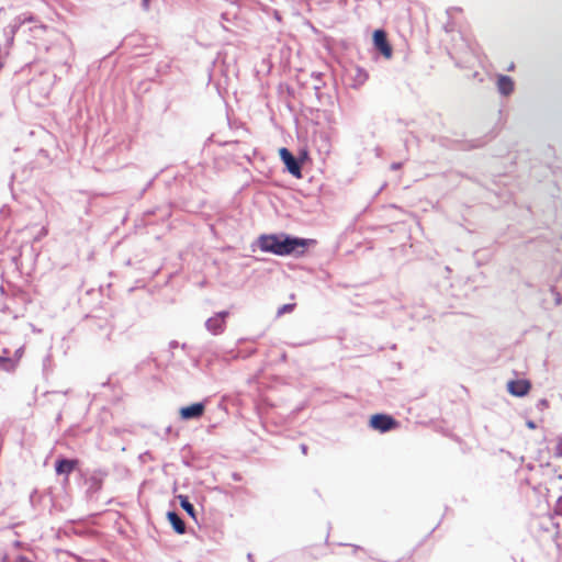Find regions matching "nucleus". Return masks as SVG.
Instances as JSON below:
<instances>
[{"label":"nucleus","mask_w":562,"mask_h":562,"mask_svg":"<svg viewBox=\"0 0 562 562\" xmlns=\"http://www.w3.org/2000/svg\"><path fill=\"white\" fill-rule=\"evenodd\" d=\"M18 16L23 25L26 23H35L38 21L37 16L31 12H24Z\"/></svg>","instance_id":"17"},{"label":"nucleus","mask_w":562,"mask_h":562,"mask_svg":"<svg viewBox=\"0 0 562 562\" xmlns=\"http://www.w3.org/2000/svg\"><path fill=\"white\" fill-rule=\"evenodd\" d=\"M314 90H315V92H316V95L318 97L319 87H318V86H315V87H314Z\"/></svg>","instance_id":"35"},{"label":"nucleus","mask_w":562,"mask_h":562,"mask_svg":"<svg viewBox=\"0 0 562 562\" xmlns=\"http://www.w3.org/2000/svg\"><path fill=\"white\" fill-rule=\"evenodd\" d=\"M172 432V426H168L166 429H165V434L166 435H170Z\"/></svg>","instance_id":"31"},{"label":"nucleus","mask_w":562,"mask_h":562,"mask_svg":"<svg viewBox=\"0 0 562 562\" xmlns=\"http://www.w3.org/2000/svg\"><path fill=\"white\" fill-rule=\"evenodd\" d=\"M316 244V239L294 236L288 233L261 234L257 239V246L262 252L279 257H302Z\"/></svg>","instance_id":"1"},{"label":"nucleus","mask_w":562,"mask_h":562,"mask_svg":"<svg viewBox=\"0 0 562 562\" xmlns=\"http://www.w3.org/2000/svg\"><path fill=\"white\" fill-rule=\"evenodd\" d=\"M177 499L179 501L180 507L188 514V516L198 522V510L190 502L189 496L179 494L177 495Z\"/></svg>","instance_id":"11"},{"label":"nucleus","mask_w":562,"mask_h":562,"mask_svg":"<svg viewBox=\"0 0 562 562\" xmlns=\"http://www.w3.org/2000/svg\"><path fill=\"white\" fill-rule=\"evenodd\" d=\"M166 517L176 533L184 535L187 532L184 520L179 513L176 510H168Z\"/></svg>","instance_id":"10"},{"label":"nucleus","mask_w":562,"mask_h":562,"mask_svg":"<svg viewBox=\"0 0 562 562\" xmlns=\"http://www.w3.org/2000/svg\"><path fill=\"white\" fill-rule=\"evenodd\" d=\"M179 346H180V344L177 340H171L169 342V349H170L169 359H172L175 356L172 349L178 348Z\"/></svg>","instance_id":"24"},{"label":"nucleus","mask_w":562,"mask_h":562,"mask_svg":"<svg viewBox=\"0 0 562 562\" xmlns=\"http://www.w3.org/2000/svg\"><path fill=\"white\" fill-rule=\"evenodd\" d=\"M300 450L302 451L303 454H307V451H308V446L306 443H301L300 445Z\"/></svg>","instance_id":"26"},{"label":"nucleus","mask_w":562,"mask_h":562,"mask_svg":"<svg viewBox=\"0 0 562 562\" xmlns=\"http://www.w3.org/2000/svg\"><path fill=\"white\" fill-rule=\"evenodd\" d=\"M0 370L5 372H13L15 370L14 359L11 358L10 350L4 348L0 355Z\"/></svg>","instance_id":"12"},{"label":"nucleus","mask_w":562,"mask_h":562,"mask_svg":"<svg viewBox=\"0 0 562 562\" xmlns=\"http://www.w3.org/2000/svg\"><path fill=\"white\" fill-rule=\"evenodd\" d=\"M2 67H3V63L0 61V70L2 69Z\"/></svg>","instance_id":"39"},{"label":"nucleus","mask_w":562,"mask_h":562,"mask_svg":"<svg viewBox=\"0 0 562 562\" xmlns=\"http://www.w3.org/2000/svg\"><path fill=\"white\" fill-rule=\"evenodd\" d=\"M233 477H234L235 481H240V479H241L240 475L237 474V473H234Z\"/></svg>","instance_id":"33"},{"label":"nucleus","mask_w":562,"mask_h":562,"mask_svg":"<svg viewBox=\"0 0 562 562\" xmlns=\"http://www.w3.org/2000/svg\"><path fill=\"white\" fill-rule=\"evenodd\" d=\"M106 474L108 473L103 470H95L89 479L86 480V483L88 484L86 496L89 501L94 499L95 495L101 491Z\"/></svg>","instance_id":"7"},{"label":"nucleus","mask_w":562,"mask_h":562,"mask_svg":"<svg viewBox=\"0 0 562 562\" xmlns=\"http://www.w3.org/2000/svg\"><path fill=\"white\" fill-rule=\"evenodd\" d=\"M228 316L229 311L227 310L215 313L212 317H209L205 321L206 330L215 336L222 334L226 328V321Z\"/></svg>","instance_id":"6"},{"label":"nucleus","mask_w":562,"mask_h":562,"mask_svg":"<svg viewBox=\"0 0 562 562\" xmlns=\"http://www.w3.org/2000/svg\"><path fill=\"white\" fill-rule=\"evenodd\" d=\"M295 303H285L278 308L277 316L280 317L284 314L292 313L295 310Z\"/></svg>","instance_id":"16"},{"label":"nucleus","mask_w":562,"mask_h":562,"mask_svg":"<svg viewBox=\"0 0 562 562\" xmlns=\"http://www.w3.org/2000/svg\"><path fill=\"white\" fill-rule=\"evenodd\" d=\"M373 43L375 48L386 58L390 59L393 55L392 46L387 41L386 33L382 30H376L373 33Z\"/></svg>","instance_id":"8"},{"label":"nucleus","mask_w":562,"mask_h":562,"mask_svg":"<svg viewBox=\"0 0 562 562\" xmlns=\"http://www.w3.org/2000/svg\"><path fill=\"white\" fill-rule=\"evenodd\" d=\"M238 16V7L235 3H232V9L224 11L221 14V20L223 22L231 23L236 20Z\"/></svg>","instance_id":"14"},{"label":"nucleus","mask_w":562,"mask_h":562,"mask_svg":"<svg viewBox=\"0 0 562 562\" xmlns=\"http://www.w3.org/2000/svg\"><path fill=\"white\" fill-rule=\"evenodd\" d=\"M158 176H159V172H158V173H156V175H155V176H154V177H153V178H151V179L146 183V186H145V187H144V189L142 190V193H140L142 195H143L147 190H149V189L153 187V184H154V182H155V180L157 179V177H158Z\"/></svg>","instance_id":"21"},{"label":"nucleus","mask_w":562,"mask_h":562,"mask_svg":"<svg viewBox=\"0 0 562 562\" xmlns=\"http://www.w3.org/2000/svg\"><path fill=\"white\" fill-rule=\"evenodd\" d=\"M207 403L209 398H204L200 402L181 406L178 411L179 419L182 422L199 420L205 414Z\"/></svg>","instance_id":"3"},{"label":"nucleus","mask_w":562,"mask_h":562,"mask_svg":"<svg viewBox=\"0 0 562 562\" xmlns=\"http://www.w3.org/2000/svg\"><path fill=\"white\" fill-rule=\"evenodd\" d=\"M75 533L79 535V536H86L87 535V530H85V529H82V530L76 529Z\"/></svg>","instance_id":"29"},{"label":"nucleus","mask_w":562,"mask_h":562,"mask_svg":"<svg viewBox=\"0 0 562 562\" xmlns=\"http://www.w3.org/2000/svg\"><path fill=\"white\" fill-rule=\"evenodd\" d=\"M497 88L502 94L508 95L514 91V81L510 77L501 75L497 78Z\"/></svg>","instance_id":"13"},{"label":"nucleus","mask_w":562,"mask_h":562,"mask_svg":"<svg viewBox=\"0 0 562 562\" xmlns=\"http://www.w3.org/2000/svg\"><path fill=\"white\" fill-rule=\"evenodd\" d=\"M182 464H183L184 467H187V468H192V467H193L192 461H191V460H189V459H187V458H183V459H182Z\"/></svg>","instance_id":"27"},{"label":"nucleus","mask_w":562,"mask_h":562,"mask_svg":"<svg viewBox=\"0 0 562 562\" xmlns=\"http://www.w3.org/2000/svg\"><path fill=\"white\" fill-rule=\"evenodd\" d=\"M22 26L23 24L21 23V20L19 16H15L13 21L4 29V33L15 35Z\"/></svg>","instance_id":"15"},{"label":"nucleus","mask_w":562,"mask_h":562,"mask_svg":"<svg viewBox=\"0 0 562 562\" xmlns=\"http://www.w3.org/2000/svg\"><path fill=\"white\" fill-rule=\"evenodd\" d=\"M22 356H23V347L18 348V349L13 352V355L11 356V358H13V359H14V367H15V368L18 367V363H19V361L21 360Z\"/></svg>","instance_id":"19"},{"label":"nucleus","mask_w":562,"mask_h":562,"mask_svg":"<svg viewBox=\"0 0 562 562\" xmlns=\"http://www.w3.org/2000/svg\"><path fill=\"white\" fill-rule=\"evenodd\" d=\"M4 35H5V46L8 48H10L13 45V43H14V36L15 35H12V34H9V33H4Z\"/></svg>","instance_id":"22"},{"label":"nucleus","mask_w":562,"mask_h":562,"mask_svg":"<svg viewBox=\"0 0 562 562\" xmlns=\"http://www.w3.org/2000/svg\"><path fill=\"white\" fill-rule=\"evenodd\" d=\"M180 347H181V349L187 350L188 345L184 342V344H181Z\"/></svg>","instance_id":"34"},{"label":"nucleus","mask_w":562,"mask_h":562,"mask_svg":"<svg viewBox=\"0 0 562 562\" xmlns=\"http://www.w3.org/2000/svg\"><path fill=\"white\" fill-rule=\"evenodd\" d=\"M22 546H23V542H21L20 540L13 541V547L14 548L20 549V548H22Z\"/></svg>","instance_id":"28"},{"label":"nucleus","mask_w":562,"mask_h":562,"mask_svg":"<svg viewBox=\"0 0 562 562\" xmlns=\"http://www.w3.org/2000/svg\"><path fill=\"white\" fill-rule=\"evenodd\" d=\"M527 427L530 428V429H535L536 428V424L532 422V420H528L526 423Z\"/></svg>","instance_id":"30"},{"label":"nucleus","mask_w":562,"mask_h":562,"mask_svg":"<svg viewBox=\"0 0 562 562\" xmlns=\"http://www.w3.org/2000/svg\"><path fill=\"white\" fill-rule=\"evenodd\" d=\"M140 5L144 11L148 12L150 9V0H142Z\"/></svg>","instance_id":"25"},{"label":"nucleus","mask_w":562,"mask_h":562,"mask_svg":"<svg viewBox=\"0 0 562 562\" xmlns=\"http://www.w3.org/2000/svg\"><path fill=\"white\" fill-rule=\"evenodd\" d=\"M370 427L380 432H386L398 427V422L391 415L375 414L369 422Z\"/></svg>","instance_id":"5"},{"label":"nucleus","mask_w":562,"mask_h":562,"mask_svg":"<svg viewBox=\"0 0 562 562\" xmlns=\"http://www.w3.org/2000/svg\"><path fill=\"white\" fill-rule=\"evenodd\" d=\"M279 157L284 165V171L296 179L303 178L302 160L307 157L306 151H302L300 157H295L289 148L281 147L279 148Z\"/></svg>","instance_id":"2"},{"label":"nucleus","mask_w":562,"mask_h":562,"mask_svg":"<svg viewBox=\"0 0 562 562\" xmlns=\"http://www.w3.org/2000/svg\"><path fill=\"white\" fill-rule=\"evenodd\" d=\"M554 454L557 457H562V439L557 440Z\"/></svg>","instance_id":"23"},{"label":"nucleus","mask_w":562,"mask_h":562,"mask_svg":"<svg viewBox=\"0 0 562 562\" xmlns=\"http://www.w3.org/2000/svg\"><path fill=\"white\" fill-rule=\"evenodd\" d=\"M247 560H248L249 562H255L252 553H248V554H247Z\"/></svg>","instance_id":"32"},{"label":"nucleus","mask_w":562,"mask_h":562,"mask_svg":"<svg viewBox=\"0 0 562 562\" xmlns=\"http://www.w3.org/2000/svg\"><path fill=\"white\" fill-rule=\"evenodd\" d=\"M339 546L348 547V546H350V544H349V543H340Z\"/></svg>","instance_id":"37"},{"label":"nucleus","mask_w":562,"mask_h":562,"mask_svg":"<svg viewBox=\"0 0 562 562\" xmlns=\"http://www.w3.org/2000/svg\"><path fill=\"white\" fill-rule=\"evenodd\" d=\"M46 361H49V356H46V357L44 358V362H46Z\"/></svg>","instance_id":"36"},{"label":"nucleus","mask_w":562,"mask_h":562,"mask_svg":"<svg viewBox=\"0 0 562 562\" xmlns=\"http://www.w3.org/2000/svg\"><path fill=\"white\" fill-rule=\"evenodd\" d=\"M531 384L528 380H512L507 383V391L514 396H525L529 393Z\"/></svg>","instance_id":"9"},{"label":"nucleus","mask_w":562,"mask_h":562,"mask_svg":"<svg viewBox=\"0 0 562 562\" xmlns=\"http://www.w3.org/2000/svg\"><path fill=\"white\" fill-rule=\"evenodd\" d=\"M80 461L76 458L59 456L54 462V469L57 475L64 476L63 484L69 483L70 474L79 467Z\"/></svg>","instance_id":"4"},{"label":"nucleus","mask_w":562,"mask_h":562,"mask_svg":"<svg viewBox=\"0 0 562 562\" xmlns=\"http://www.w3.org/2000/svg\"><path fill=\"white\" fill-rule=\"evenodd\" d=\"M223 29H224L225 31H229V29H228L227 26H225V25H223Z\"/></svg>","instance_id":"38"},{"label":"nucleus","mask_w":562,"mask_h":562,"mask_svg":"<svg viewBox=\"0 0 562 562\" xmlns=\"http://www.w3.org/2000/svg\"><path fill=\"white\" fill-rule=\"evenodd\" d=\"M48 234V229L43 226L40 232L37 233V235L33 238V241H40L42 238H44L45 236H47Z\"/></svg>","instance_id":"20"},{"label":"nucleus","mask_w":562,"mask_h":562,"mask_svg":"<svg viewBox=\"0 0 562 562\" xmlns=\"http://www.w3.org/2000/svg\"><path fill=\"white\" fill-rule=\"evenodd\" d=\"M368 74L364 70L358 69L357 75L353 77V87L363 85L368 80Z\"/></svg>","instance_id":"18"}]
</instances>
